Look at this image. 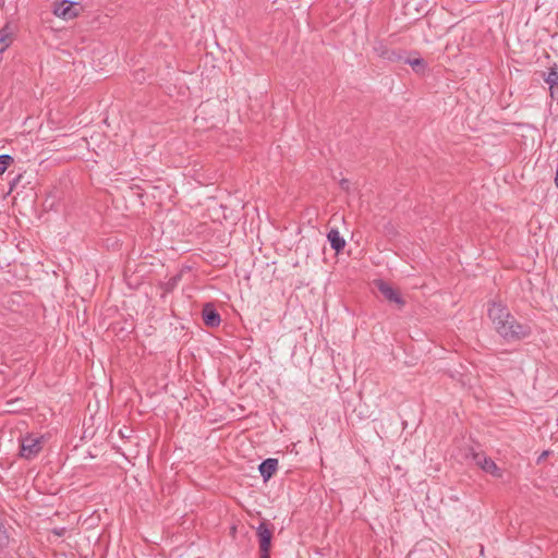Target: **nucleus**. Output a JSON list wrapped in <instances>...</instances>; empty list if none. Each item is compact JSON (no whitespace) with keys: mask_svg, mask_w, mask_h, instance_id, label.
Here are the masks:
<instances>
[{"mask_svg":"<svg viewBox=\"0 0 558 558\" xmlns=\"http://www.w3.org/2000/svg\"><path fill=\"white\" fill-rule=\"evenodd\" d=\"M181 280V275H177V276H173L171 277L167 282H166V291H172L177 284L179 283V281Z\"/></svg>","mask_w":558,"mask_h":558,"instance_id":"nucleus-15","label":"nucleus"},{"mask_svg":"<svg viewBox=\"0 0 558 558\" xmlns=\"http://www.w3.org/2000/svg\"><path fill=\"white\" fill-rule=\"evenodd\" d=\"M256 535L258 537L259 549H270L272 529L266 520H263L256 527Z\"/></svg>","mask_w":558,"mask_h":558,"instance_id":"nucleus-5","label":"nucleus"},{"mask_svg":"<svg viewBox=\"0 0 558 558\" xmlns=\"http://www.w3.org/2000/svg\"><path fill=\"white\" fill-rule=\"evenodd\" d=\"M277 469L278 460L275 458H268L264 460L258 466L260 476L263 477L264 482L270 480L272 475L276 473Z\"/></svg>","mask_w":558,"mask_h":558,"instance_id":"nucleus-9","label":"nucleus"},{"mask_svg":"<svg viewBox=\"0 0 558 558\" xmlns=\"http://www.w3.org/2000/svg\"><path fill=\"white\" fill-rule=\"evenodd\" d=\"M4 3V0H0V7L3 5Z\"/></svg>","mask_w":558,"mask_h":558,"instance_id":"nucleus-19","label":"nucleus"},{"mask_svg":"<svg viewBox=\"0 0 558 558\" xmlns=\"http://www.w3.org/2000/svg\"><path fill=\"white\" fill-rule=\"evenodd\" d=\"M340 185H341V187H343V189H348V186H349V181H348V180H345V179H343V180L340 182Z\"/></svg>","mask_w":558,"mask_h":558,"instance_id":"nucleus-17","label":"nucleus"},{"mask_svg":"<svg viewBox=\"0 0 558 558\" xmlns=\"http://www.w3.org/2000/svg\"><path fill=\"white\" fill-rule=\"evenodd\" d=\"M472 459L474 463L481 468L484 472L493 475L494 477H501L502 471L500 468L497 466L494 460H492L489 457L485 456L482 452L473 453Z\"/></svg>","mask_w":558,"mask_h":558,"instance_id":"nucleus-4","label":"nucleus"},{"mask_svg":"<svg viewBox=\"0 0 558 558\" xmlns=\"http://www.w3.org/2000/svg\"><path fill=\"white\" fill-rule=\"evenodd\" d=\"M376 50L378 51V54L383 59H386L388 61L399 62V61L403 60L402 54L400 52L396 51V50H390V49H387V48H385L383 46H380Z\"/></svg>","mask_w":558,"mask_h":558,"instance_id":"nucleus-12","label":"nucleus"},{"mask_svg":"<svg viewBox=\"0 0 558 558\" xmlns=\"http://www.w3.org/2000/svg\"><path fill=\"white\" fill-rule=\"evenodd\" d=\"M260 551V558H270V549H259Z\"/></svg>","mask_w":558,"mask_h":558,"instance_id":"nucleus-16","label":"nucleus"},{"mask_svg":"<svg viewBox=\"0 0 558 558\" xmlns=\"http://www.w3.org/2000/svg\"><path fill=\"white\" fill-rule=\"evenodd\" d=\"M547 456H548V451H544V452L539 456V458H538V462H539L541 460L545 459Z\"/></svg>","mask_w":558,"mask_h":558,"instance_id":"nucleus-18","label":"nucleus"},{"mask_svg":"<svg viewBox=\"0 0 558 558\" xmlns=\"http://www.w3.org/2000/svg\"><path fill=\"white\" fill-rule=\"evenodd\" d=\"M488 317L497 333L506 341H520L532 333L527 324L519 323L506 305L493 302L488 307Z\"/></svg>","mask_w":558,"mask_h":558,"instance_id":"nucleus-1","label":"nucleus"},{"mask_svg":"<svg viewBox=\"0 0 558 558\" xmlns=\"http://www.w3.org/2000/svg\"><path fill=\"white\" fill-rule=\"evenodd\" d=\"M377 288L380 293L390 302L397 303L399 305H403L404 301L400 296V294L387 282L379 280L377 282Z\"/></svg>","mask_w":558,"mask_h":558,"instance_id":"nucleus-8","label":"nucleus"},{"mask_svg":"<svg viewBox=\"0 0 558 558\" xmlns=\"http://www.w3.org/2000/svg\"><path fill=\"white\" fill-rule=\"evenodd\" d=\"M544 80L549 85L550 96L555 97L558 90V66L556 64L549 69Z\"/></svg>","mask_w":558,"mask_h":558,"instance_id":"nucleus-10","label":"nucleus"},{"mask_svg":"<svg viewBox=\"0 0 558 558\" xmlns=\"http://www.w3.org/2000/svg\"><path fill=\"white\" fill-rule=\"evenodd\" d=\"M327 239L330 243V246L337 252L339 253L340 251L343 250L344 245H345V241L344 239L340 235L339 231L337 229H331L328 234H327Z\"/></svg>","mask_w":558,"mask_h":558,"instance_id":"nucleus-11","label":"nucleus"},{"mask_svg":"<svg viewBox=\"0 0 558 558\" xmlns=\"http://www.w3.org/2000/svg\"><path fill=\"white\" fill-rule=\"evenodd\" d=\"M14 32L15 26L10 22L0 29V53L4 52L13 43Z\"/></svg>","mask_w":558,"mask_h":558,"instance_id":"nucleus-7","label":"nucleus"},{"mask_svg":"<svg viewBox=\"0 0 558 558\" xmlns=\"http://www.w3.org/2000/svg\"><path fill=\"white\" fill-rule=\"evenodd\" d=\"M81 11L82 5L78 2H73L69 0L61 1L53 9L54 15H57L58 17H62L64 20H72L78 16Z\"/></svg>","mask_w":558,"mask_h":558,"instance_id":"nucleus-3","label":"nucleus"},{"mask_svg":"<svg viewBox=\"0 0 558 558\" xmlns=\"http://www.w3.org/2000/svg\"><path fill=\"white\" fill-rule=\"evenodd\" d=\"M202 316H203V320H204L205 325L208 327H211V328L218 327L221 323L219 313L209 303L204 305Z\"/></svg>","mask_w":558,"mask_h":558,"instance_id":"nucleus-6","label":"nucleus"},{"mask_svg":"<svg viewBox=\"0 0 558 558\" xmlns=\"http://www.w3.org/2000/svg\"><path fill=\"white\" fill-rule=\"evenodd\" d=\"M403 62L411 65L415 72H423L426 68V63L422 58H415V59L407 58V59H403Z\"/></svg>","mask_w":558,"mask_h":558,"instance_id":"nucleus-13","label":"nucleus"},{"mask_svg":"<svg viewBox=\"0 0 558 558\" xmlns=\"http://www.w3.org/2000/svg\"><path fill=\"white\" fill-rule=\"evenodd\" d=\"M12 162L13 158L10 155H0V174L4 173Z\"/></svg>","mask_w":558,"mask_h":558,"instance_id":"nucleus-14","label":"nucleus"},{"mask_svg":"<svg viewBox=\"0 0 558 558\" xmlns=\"http://www.w3.org/2000/svg\"><path fill=\"white\" fill-rule=\"evenodd\" d=\"M44 444V436L28 433L20 438L19 456L25 460H33L40 453Z\"/></svg>","mask_w":558,"mask_h":558,"instance_id":"nucleus-2","label":"nucleus"}]
</instances>
